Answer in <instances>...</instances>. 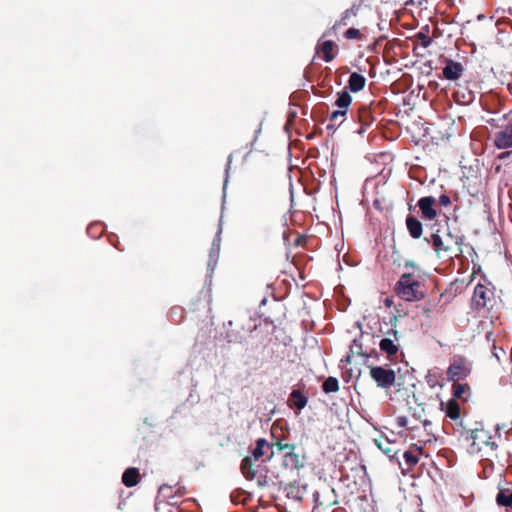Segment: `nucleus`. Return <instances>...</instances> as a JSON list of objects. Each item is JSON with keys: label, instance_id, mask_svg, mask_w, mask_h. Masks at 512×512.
Instances as JSON below:
<instances>
[{"label": "nucleus", "instance_id": "1", "mask_svg": "<svg viewBox=\"0 0 512 512\" xmlns=\"http://www.w3.org/2000/svg\"><path fill=\"white\" fill-rule=\"evenodd\" d=\"M405 268H411V272H405L396 284L397 295L405 301H418L424 298L425 292L421 282V275L414 264L407 262Z\"/></svg>", "mask_w": 512, "mask_h": 512}, {"label": "nucleus", "instance_id": "2", "mask_svg": "<svg viewBox=\"0 0 512 512\" xmlns=\"http://www.w3.org/2000/svg\"><path fill=\"white\" fill-rule=\"evenodd\" d=\"M470 452L489 459L496 454L497 443L494 436L485 429H476L471 434Z\"/></svg>", "mask_w": 512, "mask_h": 512}, {"label": "nucleus", "instance_id": "3", "mask_svg": "<svg viewBox=\"0 0 512 512\" xmlns=\"http://www.w3.org/2000/svg\"><path fill=\"white\" fill-rule=\"evenodd\" d=\"M266 456L265 461H269L273 456L272 446L263 438L256 441V446L252 450L251 457H245L241 463V471L247 479H253L257 473V467L253 464L252 459L258 461Z\"/></svg>", "mask_w": 512, "mask_h": 512}, {"label": "nucleus", "instance_id": "4", "mask_svg": "<svg viewBox=\"0 0 512 512\" xmlns=\"http://www.w3.org/2000/svg\"><path fill=\"white\" fill-rule=\"evenodd\" d=\"M276 447L279 451H285L282 459V466L290 471H299L306 464V455L297 452V447L294 444L283 443L278 441Z\"/></svg>", "mask_w": 512, "mask_h": 512}, {"label": "nucleus", "instance_id": "5", "mask_svg": "<svg viewBox=\"0 0 512 512\" xmlns=\"http://www.w3.org/2000/svg\"><path fill=\"white\" fill-rule=\"evenodd\" d=\"M471 373V364L463 357H456L447 369L451 381L463 380Z\"/></svg>", "mask_w": 512, "mask_h": 512}, {"label": "nucleus", "instance_id": "6", "mask_svg": "<svg viewBox=\"0 0 512 512\" xmlns=\"http://www.w3.org/2000/svg\"><path fill=\"white\" fill-rule=\"evenodd\" d=\"M370 376L378 386L383 388H389L392 386L396 378L395 372L392 369L380 366L372 367L370 369Z\"/></svg>", "mask_w": 512, "mask_h": 512}, {"label": "nucleus", "instance_id": "7", "mask_svg": "<svg viewBox=\"0 0 512 512\" xmlns=\"http://www.w3.org/2000/svg\"><path fill=\"white\" fill-rule=\"evenodd\" d=\"M379 348L388 356L395 355L399 349V338L396 330H390L379 342Z\"/></svg>", "mask_w": 512, "mask_h": 512}, {"label": "nucleus", "instance_id": "8", "mask_svg": "<svg viewBox=\"0 0 512 512\" xmlns=\"http://www.w3.org/2000/svg\"><path fill=\"white\" fill-rule=\"evenodd\" d=\"M455 243L457 242L450 233L432 235V244L438 255L450 251Z\"/></svg>", "mask_w": 512, "mask_h": 512}, {"label": "nucleus", "instance_id": "9", "mask_svg": "<svg viewBox=\"0 0 512 512\" xmlns=\"http://www.w3.org/2000/svg\"><path fill=\"white\" fill-rule=\"evenodd\" d=\"M493 143L498 149L512 148V122L495 133Z\"/></svg>", "mask_w": 512, "mask_h": 512}, {"label": "nucleus", "instance_id": "10", "mask_svg": "<svg viewBox=\"0 0 512 512\" xmlns=\"http://www.w3.org/2000/svg\"><path fill=\"white\" fill-rule=\"evenodd\" d=\"M351 102L352 97L347 91L338 92L335 105L339 108V110L332 113L331 120L336 121L338 118L344 117Z\"/></svg>", "mask_w": 512, "mask_h": 512}, {"label": "nucleus", "instance_id": "11", "mask_svg": "<svg viewBox=\"0 0 512 512\" xmlns=\"http://www.w3.org/2000/svg\"><path fill=\"white\" fill-rule=\"evenodd\" d=\"M445 63L446 65L442 72L444 78L451 81L458 80L464 72L463 65L451 59H445Z\"/></svg>", "mask_w": 512, "mask_h": 512}, {"label": "nucleus", "instance_id": "12", "mask_svg": "<svg viewBox=\"0 0 512 512\" xmlns=\"http://www.w3.org/2000/svg\"><path fill=\"white\" fill-rule=\"evenodd\" d=\"M490 296V290L486 286L478 284L474 288V293L472 297L473 306L477 309L485 307L487 301L490 299Z\"/></svg>", "mask_w": 512, "mask_h": 512}, {"label": "nucleus", "instance_id": "13", "mask_svg": "<svg viewBox=\"0 0 512 512\" xmlns=\"http://www.w3.org/2000/svg\"><path fill=\"white\" fill-rule=\"evenodd\" d=\"M434 204L435 199L431 196L423 197L418 201L423 218L433 220L436 217L437 212L434 209Z\"/></svg>", "mask_w": 512, "mask_h": 512}, {"label": "nucleus", "instance_id": "14", "mask_svg": "<svg viewBox=\"0 0 512 512\" xmlns=\"http://www.w3.org/2000/svg\"><path fill=\"white\" fill-rule=\"evenodd\" d=\"M335 50L336 46L334 42L331 40L319 42L316 47L317 54H322V57L326 62H330L333 60L335 56Z\"/></svg>", "mask_w": 512, "mask_h": 512}, {"label": "nucleus", "instance_id": "15", "mask_svg": "<svg viewBox=\"0 0 512 512\" xmlns=\"http://www.w3.org/2000/svg\"><path fill=\"white\" fill-rule=\"evenodd\" d=\"M366 84V79L363 75L353 72L348 80V88L351 92L357 93L361 91Z\"/></svg>", "mask_w": 512, "mask_h": 512}, {"label": "nucleus", "instance_id": "16", "mask_svg": "<svg viewBox=\"0 0 512 512\" xmlns=\"http://www.w3.org/2000/svg\"><path fill=\"white\" fill-rule=\"evenodd\" d=\"M375 444L389 457H393L397 453L395 444L386 437L381 436L379 439H375Z\"/></svg>", "mask_w": 512, "mask_h": 512}, {"label": "nucleus", "instance_id": "17", "mask_svg": "<svg viewBox=\"0 0 512 512\" xmlns=\"http://www.w3.org/2000/svg\"><path fill=\"white\" fill-rule=\"evenodd\" d=\"M406 226H407V229L410 233V235L415 238V239H418L421 237L422 235V224L419 220H417L416 218L412 217V216H409L407 217L406 219Z\"/></svg>", "mask_w": 512, "mask_h": 512}, {"label": "nucleus", "instance_id": "18", "mask_svg": "<svg viewBox=\"0 0 512 512\" xmlns=\"http://www.w3.org/2000/svg\"><path fill=\"white\" fill-rule=\"evenodd\" d=\"M453 396L466 401L470 396V387L468 384L456 383L453 385Z\"/></svg>", "mask_w": 512, "mask_h": 512}, {"label": "nucleus", "instance_id": "19", "mask_svg": "<svg viewBox=\"0 0 512 512\" xmlns=\"http://www.w3.org/2000/svg\"><path fill=\"white\" fill-rule=\"evenodd\" d=\"M445 414L452 420H457L460 417V407L455 400H450L446 404Z\"/></svg>", "mask_w": 512, "mask_h": 512}, {"label": "nucleus", "instance_id": "20", "mask_svg": "<svg viewBox=\"0 0 512 512\" xmlns=\"http://www.w3.org/2000/svg\"><path fill=\"white\" fill-rule=\"evenodd\" d=\"M496 501L501 506H511L512 505V492L508 490H501L496 497Z\"/></svg>", "mask_w": 512, "mask_h": 512}, {"label": "nucleus", "instance_id": "21", "mask_svg": "<svg viewBox=\"0 0 512 512\" xmlns=\"http://www.w3.org/2000/svg\"><path fill=\"white\" fill-rule=\"evenodd\" d=\"M322 388L325 393H333L337 392L339 390V383L338 380L334 377H328L323 385Z\"/></svg>", "mask_w": 512, "mask_h": 512}, {"label": "nucleus", "instance_id": "22", "mask_svg": "<svg viewBox=\"0 0 512 512\" xmlns=\"http://www.w3.org/2000/svg\"><path fill=\"white\" fill-rule=\"evenodd\" d=\"M291 401L299 410L303 409L307 404L306 397H304L299 391H293L291 393Z\"/></svg>", "mask_w": 512, "mask_h": 512}, {"label": "nucleus", "instance_id": "23", "mask_svg": "<svg viewBox=\"0 0 512 512\" xmlns=\"http://www.w3.org/2000/svg\"><path fill=\"white\" fill-rule=\"evenodd\" d=\"M403 457L405 459L406 464L409 467L415 466L418 463V461H419L418 455L415 454L413 451H406L404 453Z\"/></svg>", "mask_w": 512, "mask_h": 512}, {"label": "nucleus", "instance_id": "24", "mask_svg": "<svg viewBox=\"0 0 512 512\" xmlns=\"http://www.w3.org/2000/svg\"><path fill=\"white\" fill-rule=\"evenodd\" d=\"M455 99L457 102H460V103H469L471 100H472V93L469 91L467 93V95L465 93L462 94V96H460V91H456L455 92Z\"/></svg>", "mask_w": 512, "mask_h": 512}, {"label": "nucleus", "instance_id": "25", "mask_svg": "<svg viewBox=\"0 0 512 512\" xmlns=\"http://www.w3.org/2000/svg\"><path fill=\"white\" fill-rule=\"evenodd\" d=\"M140 480L139 471L136 468H130V487L138 484Z\"/></svg>", "mask_w": 512, "mask_h": 512}, {"label": "nucleus", "instance_id": "26", "mask_svg": "<svg viewBox=\"0 0 512 512\" xmlns=\"http://www.w3.org/2000/svg\"><path fill=\"white\" fill-rule=\"evenodd\" d=\"M345 38H347V39H358V38H360V31L358 29H355V28H349L345 32Z\"/></svg>", "mask_w": 512, "mask_h": 512}, {"label": "nucleus", "instance_id": "27", "mask_svg": "<svg viewBox=\"0 0 512 512\" xmlns=\"http://www.w3.org/2000/svg\"><path fill=\"white\" fill-rule=\"evenodd\" d=\"M171 490V487L168 485H162L159 488V495L163 497H168L169 491Z\"/></svg>", "mask_w": 512, "mask_h": 512}, {"label": "nucleus", "instance_id": "28", "mask_svg": "<svg viewBox=\"0 0 512 512\" xmlns=\"http://www.w3.org/2000/svg\"><path fill=\"white\" fill-rule=\"evenodd\" d=\"M439 201L443 206H448L451 203L450 198L447 195H441Z\"/></svg>", "mask_w": 512, "mask_h": 512}, {"label": "nucleus", "instance_id": "29", "mask_svg": "<svg viewBox=\"0 0 512 512\" xmlns=\"http://www.w3.org/2000/svg\"><path fill=\"white\" fill-rule=\"evenodd\" d=\"M408 424V420L406 417L400 416L397 418V425L399 427H406Z\"/></svg>", "mask_w": 512, "mask_h": 512}, {"label": "nucleus", "instance_id": "30", "mask_svg": "<svg viewBox=\"0 0 512 512\" xmlns=\"http://www.w3.org/2000/svg\"><path fill=\"white\" fill-rule=\"evenodd\" d=\"M122 482L126 487H128V469H126L122 474Z\"/></svg>", "mask_w": 512, "mask_h": 512}, {"label": "nucleus", "instance_id": "31", "mask_svg": "<svg viewBox=\"0 0 512 512\" xmlns=\"http://www.w3.org/2000/svg\"><path fill=\"white\" fill-rule=\"evenodd\" d=\"M413 448H415L417 450L418 454H422V447L421 446H418L417 444H414Z\"/></svg>", "mask_w": 512, "mask_h": 512}, {"label": "nucleus", "instance_id": "32", "mask_svg": "<svg viewBox=\"0 0 512 512\" xmlns=\"http://www.w3.org/2000/svg\"><path fill=\"white\" fill-rule=\"evenodd\" d=\"M509 154H510L509 152H507V153H502V154H500V155H499V158H500V159H503V158H505L506 156H508Z\"/></svg>", "mask_w": 512, "mask_h": 512}, {"label": "nucleus", "instance_id": "33", "mask_svg": "<svg viewBox=\"0 0 512 512\" xmlns=\"http://www.w3.org/2000/svg\"><path fill=\"white\" fill-rule=\"evenodd\" d=\"M123 504H124V503H123L122 501L119 503V509H121V510H123V509H124V508H123Z\"/></svg>", "mask_w": 512, "mask_h": 512}]
</instances>
